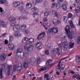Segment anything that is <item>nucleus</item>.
<instances>
[{"instance_id":"7ed1b4c3","label":"nucleus","mask_w":80,"mask_h":80,"mask_svg":"<svg viewBox=\"0 0 80 80\" xmlns=\"http://www.w3.org/2000/svg\"><path fill=\"white\" fill-rule=\"evenodd\" d=\"M22 67V64L20 62H19L17 65L15 64L14 66V67L13 68V71H15L17 70V69L18 71L19 72L22 70V69H18L19 68H21Z\"/></svg>"},{"instance_id":"ea45409f","label":"nucleus","mask_w":80,"mask_h":80,"mask_svg":"<svg viewBox=\"0 0 80 80\" xmlns=\"http://www.w3.org/2000/svg\"><path fill=\"white\" fill-rule=\"evenodd\" d=\"M64 21L65 23L67 22V20H68V18L66 16H64L63 17Z\"/></svg>"},{"instance_id":"a19ab883","label":"nucleus","mask_w":80,"mask_h":80,"mask_svg":"<svg viewBox=\"0 0 80 80\" xmlns=\"http://www.w3.org/2000/svg\"><path fill=\"white\" fill-rule=\"evenodd\" d=\"M51 62H52V60L49 59L48 60L47 62H46V65H49V63H51Z\"/></svg>"},{"instance_id":"cd10ccee","label":"nucleus","mask_w":80,"mask_h":80,"mask_svg":"<svg viewBox=\"0 0 80 80\" xmlns=\"http://www.w3.org/2000/svg\"><path fill=\"white\" fill-rule=\"evenodd\" d=\"M69 24L72 28H75V25H74L72 21H70L69 22Z\"/></svg>"},{"instance_id":"69168bd1","label":"nucleus","mask_w":80,"mask_h":80,"mask_svg":"<svg viewBox=\"0 0 80 80\" xmlns=\"http://www.w3.org/2000/svg\"><path fill=\"white\" fill-rule=\"evenodd\" d=\"M63 2V0H59V3H62Z\"/></svg>"},{"instance_id":"412c9836","label":"nucleus","mask_w":80,"mask_h":80,"mask_svg":"<svg viewBox=\"0 0 80 80\" xmlns=\"http://www.w3.org/2000/svg\"><path fill=\"white\" fill-rule=\"evenodd\" d=\"M26 7L28 8H30L32 7V4L30 3H28L26 4Z\"/></svg>"},{"instance_id":"e2e57ef3","label":"nucleus","mask_w":80,"mask_h":80,"mask_svg":"<svg viewBox=\"0 0 80 80\" xmlns=\"http://www.w3.org/2000/svg\"><path fill=\"white\" fill-rule=\"evenodd\" d=\"M42 0H36V2L38 3H40V2H42Z\"/></svg>"},{"instance_id":"a211bd4d","label":"nucleus","mask_w":80,"mask_h":80,"mask_svg":"<svg viewBox=\"0 0 80 80\" xmlns=\"http://www.w3.org/2000/svg\"><path fill=\"white\" fill-rule=\"evenodd\" d=\"M72 78H73V79L76 78L77 80H80V76L76 74L72 77Z\"/></svg>"},{"instance_id":"7c9ffc66","label":"nucleus","mask_w":80,"mask_h":80,"mask_svg":"<svg viewBox=\"0 0 80 80\" xmlns=\"http://www.w3.org/2000/svg\"><path fill=\"white\" fill-rule=\"evenodd\" d=\"M10 44H10L11 48L10 49V50H13L14 49V48H15V45H14V44H13L11 43Z\"/></svg>"},{"instance_id":"37998d69","label":"nucleus","mask_w":80,"mask_h":80,"mask_svg":"<svg viewBox=\"0 0 80 80\" xmlns=\"http://www.w3.org/2000/svg\"><path fill=\"white\" fill-rule=\"evenodd\" d=\"M32 4L34 5H36V4H37V1H36V0H32Z\"/></svg>"},{"instance_id":"c756f323","label":"nucleus","mask_w":80,"mask_h":80,"mask_svg":"<svg viewBox=\"0 0 80 80\" xmlns=\"http://www.w3.org/2000/svg\"><path fill=\"white\" fill-rule=\"evenodd\" d=\"M27 28V26L25 25H23L21 26V30H24Z\"/></svg>"},{"instance_id":"473e14b6","label":"nucleus","mask_w":80,"mask_h":80,"mask_svg":"<svg viewBox=\"0 0 80 80\" xmlns=\"http://www.w3.org/2000/svg\"><path fill=\"white\" fill-rule=\"evenodd\" d=\"M61 6V5H60V4L59 3H57L56 4V8L57 9H58V8H60Z\"/></svg>"},{"instance_id":"49530a36","label":"nucleus","mask_w":80,"mask_h":80,"mask_svg":"<svg viewBox=\"0 0 80 80\" xmlns=\"http://www.w3.org/2000/svg\"><path fill=\"white\" fill-rule=\"evenodd\" d=\"M54 65V64L52 63L51 65H49V66L48 67V69H50V68L51 67H52V66H53V65Z\"/></svg>"},{"instance_id":"c9c22d12","label":"nucleus","mask_w":80,"mask_h":80,"mask_svg":"<svg viewBox=\"0 0 80 80\" xmlns=\"http://www.w3.org/2000/svg\"><path fill=\"white\" fill-rule=\"evenodd\" d=\"M47 70V67H43L40 69V71H44V70Z\"/></svg>"},{"instance_id":"72a5a7b5","label":"nucleus","mask_w":80,"mask_h":80,"mask_svg":"<svg viewBox=\"0 0 80 80\" xmlns=\"http://www.w3.org/2000/svg\"><path fill=\"white\" fill-rule=\"evenodd\" d=\"M40 62H41V60L40 59V58H38L37 59V65H39Z\"/></svg>"},{"instance_id":"6ab92c4d","label":"nucleus","mask_w":80,"mask_h":80,"mask_svg":"<svg viewBox=\"0 0 80 80\" xmlns=\"http://www.w3.org/2000/svg\"><path fill=\"white\" fill-rule=\"evenodd\" d=\"M8 72L7 75L8 76H9L10 73V66L8 65L7 67Z\"/></svg>"},{"instance_id":"680f3d73","label":"nucleus","mask_w":80,"mask_h":80,"mask_svg":"<svg viewBox=\"0 0 80 80\" xmlns=\"http://www.w3.org/2000/svg\"><path fill=\"white\" fill-rule=\"evenodd\" d=\"M0 12L2 13V12H3V10L2 9V8L1 7H0Z\"/></svg>"},{"instance_id":"393cba45","label":"nucleus","mask_w":80,"mask_h":80,"mask_svg":"<svg viewBox=\"0 0 80 80\" xmlns=\"http://www.w3.org/2000/svg\"><path fill=\"white\" fill-rule=\"evenodd\" d=\"M28 38H27L25 37L22 38V42L23 43H27L28 42Z\"/></svg>"},{"instance_id":"bb28decb","label":"nucleus","mask_w":80,"mask_h":80,"mask_svg":"<svg viewBox=\"0 0 80 80\" xmlns=\"http://www.w3.org/2000/svg\"><path fill=\"white\" fill-rule=\"evenodd\" d=\"M18 9L20 12H22L24 10V7L23 6H20L18 7Z\"/></svg>"},{"instance_id":"bf43d9fd","label":"nucleus","mask_w":80,"mask_h":80,"mask_svg":"<svg viewBox=\"0 0 80 80\" xmlns=\"http://www.w3.org/2000/svg\"><path fill=\"white\" fill-rule=\"evenodd\" d=\"M23 20V17H20L18 19V20Z\"/></svg>"},{"instance_id":"9b49d317","label":"nucleus","mask_w":80,"mask_h":80,"mask_svg":"<svg viewBox=\"0 0 80 80\" xmlns=\"http://www.w3.org/2000/svg\"><path fill=\"white\" fill-rule=\"evenodd\" d=\"M20 5V2H14L12 3L13 7H17Z\"/></svg>"},{"instance_id":"f8f14e48","label":"nucleus","mask_w":80,"mask_h":80,"mask_svg":"<svg viewBox=\"0 0 80 80\" xmlns=\"http://www.w3.org/2000/svg\"><path fill=\"white\" fill-rule=\"evenodd\" d=\"M68 57H69V56L65 57L61 59L60 60V61L58 63V67H60V63H61V61H62V60H65V59H67V58H68Z\"/></svg>"},{"instance_id":"5701e85b","label":"nucleus","mask_w":80,"mask_h":80,"mask_svg":"<svg viewBox=\"0 0 80 80\" xmlns=\"http://www.w3.org/2000/svg\"><path fill=\"white\" fill-rule=\"evenodd\" d=\"M76 61L78 63L80 62V56H77L76 57Z\"/></svg>"},{"instance_id":"603ef678","label":"nucleus","mask_w":80,"mask_h":80,"mask_svg":"<svg viewBox=\"0 0 80 80\" xmlns=\"http://www.w3.org/2000/svg\"><path fill=\"white\" fill-rule=\"evenodd\" d=\"M23 20H27L28 18L26 16H24L23 17H22Z\"/></svg>"},{"instance_id":"79ce46f5","label":"nucleus","mask_w":80,"mask_h":80,"mask_svg":"<svg viewBox=\"0 0 80 80\" xmlns=\"http://www.w3.org/2000/svg\"><path fill=\"white\" fill-rule=\"evenodd\" d=\"M73 17V14H72V13H69L68 14V17L69 18H72Z\"/></svg>"},{"instance_id":"4d7b16f0","label":"nucleus","mask_w":80,"mask_h":80,"mask_svg":"<svg viewBox=\"0 0 80 80\" xmlns=\"http://www.w3.org/2000/svg\"><path fill=\"white\" fill-rule=\"evenodd\" d=\"M28 74L29 75H30V77H32V75L31 74V72L30 71H29L28 72Z\"/></svg>"},{"instance_id":"052dcab7","label":"nucleus","mask_w":80,"mask_h":80,"mask_svg":"<svg viewBox=\"0 0 80 80\" xmlns=\"http://www.w3.org/2000/svg\"><path fill=\"white\" fill-rule=\"evenodd\" d=\"M44 77L46 78H48L49 77V75L48 74H45Z\"/></svg>"},{"instance_id":"f257e3e1","label":"nucleus","mask_w":80,"mask_h":80,"mask_svg":"<svg viewBox=\"0 0 80 80\" xmlns=\"http://www.w3.org/2000/svg\"><path fill=\"white\" fill-rule=\"evenodd\" d=\"M20 29V26L19 24L16 25L15 26H14L13 28V30L15 32L14 33V35L15 37H18V36H20L21 34L20 32H18Z\"/></svg>"},{"instance_id":"ddd939ff","label":"nucleus","mask_w":80,"mask_h":80,"mask_svg":"<svg viewBox=\"0 0 80 80\" xmlns=\"http://www.w3.org/2000/svg\"><path fill=\"white\" fill-rule=\"evenodd\" d=\"M60 52V48H57L54 49L52 51L53 54H56V53H59Z\"/></svg>"},{"instance_id":"aec40b11","label":"nucleus","mask_w":80,"mask_h":80,"mask_svg":"<svg viewBox=\"0 0 80 80\" xmlns=\"http://www.w3.org/2000/svg\"><path fill=\"white\" fill-rule=\"evenodd\" d=\"M0 23V25L3 27H6V24L5 23V22L1 20Z\"/></svg>"},{"instance_id":"e433bc0d","label":"nucleus","mask_w":80,"mask_h":80,"mask_svg":"<svg viewBox=\"0 0 80 80\" xmlns=\"http://www.w3.org/2000/svg\"><path fill=\"white\" fill-rule=\"evenodd\" d=\"M50 12H46L44 13V15L45 17H47V16L50 15Z\"/></svg>"},{"instance_id":"58836bf2","label":"nucleus","mask_w":80,"mask_h":80,"mask_svg":"<svg viewBox=\"0 0 80 80\" xmlns=\"http://www.w3.org/2000/svg\"><path fill=\"white\" fill-rule=\"evenodd\" d=\"M45 55H49L50 54V53H49V52L48 51V50H46L45 51Z\"/></svg>"},{"instance_id":"0eeeda50","label":"nucleus","mask_w":80,"mask_h":80,"mask_svg":"<svg viewBox=\"0 0 80 80\" xmlns=\"http://www.w3.org/2000/svg\"><path fill=\"white\" fill-rule=\"evenodd\" d=\"M45 35H46V33L45 32H42L38 35L37 38L38 40H41L42 38L45 37Z\"/></svg>"},{"instance_id":"864d4df0","label":"nucleus","mask_w":80,"mask_h":80,"mask_svg":"<svg viewBox=\"0 0 80 80\" xmlns=\"http://www.w3.org/2000/svg\"><path fill=\"white\" fill-rule=\"evenodd\" d=\"M13 40V37L12 36H10V42H12Z\"/></svg>"},{"instance_id":"2f4dec72","label":"nucleus","mask_w":80,"mask_h":80,"mask_svg":"<svg viewBox=\"0 0 80 80\" xmlns=\"http://www.w3.org/2000/svg\"><path fill=\"white\" fill-rule=\"evenodd\" d=\"M28 62H24L23 64L24 68H27V67H28Z\"/></svg>"},{"instance_id":"4468645a","label":"nucleus","mask_w":80,"mask_h":80,"mask_svg":"<svg viewBox=\"0 0 80 80\" xmlns=\"http://www.w3.org/2000/svg\"><path fill=\"white\" fill-rule=\"evenodd\" d=\"M65 68V65H63V66H62L61 67V69L60 70V73H65V70H67V68Z\"/></svg>"},{"instance_id":"a878e982","label":"nucleus","mask_w":80,"mask_h":80,"mask_svg":"<svg viewBox=\"0 0 80 80\" xmlns=\"http://www.w3.org/2000/svg\"><path fill=\"white\" fill-rule=\"evenodd\" d=\"M22 51L23 50H22V49L21 48H19V49H18L17 52L16 53L18 57V53H22Z\"/></svg>"},{"instance_id":"1a4fd4ad","label":"nucleus","mask_w":80,"mask_h":80,"mask_svg":"<svg viewBox=\"0 0 80 80\" xmlns=\"http://www.w3.org/2000/svg\"><path fill=\"white\" fill-rule=\"evenodd\" d=\"M53 24L55 25H57L60 22V21L57 19L53 18L52 19Z\"/></svg>"},{"instance_id":"09e8293b","label":"nucleus","mask_w":80,"mask_h":80,"mask_svg":"<svg viewBox=\"0 0 80 80\" xmlns=\"http://www.w3.org/2000/svg\"><path fill=\"white\" fill-rule=\"evenodd\" d=\"M47 26L48 27H51V24L50 23H47Z\"/></svg>"},{"instance_id":"5fc2aeb1","label":"nucleus","mask_w":80,"mask_h":80,"mask_svg":"<svg viewBox=\"0 0 80 80\" xmlns=\"http://www.w3.org/2000/svg\"><path fill=\"white\" fill-rule=\"evenodd\" d=\"M75 12H76V13H79V12H80V10H79L78 9H76Z\"/></svg>"},{"instance_id":"4be33fe9","label":"nucleus","mask_w":80,"mask_h":80,"mask_svg":"<svg viewBox=\"0 0 80 80\" xmlns=\"http://www.w3.org/2000/svg\"><path fill=\"white\" fill-rule=\"evenodd\" d=\"M3 72V69L1 68L0 70V78L2 79L3 78V74H2V72Z\"/></svg>"},{"instance_id":"0e129e2a","label":"nucleus","mask_w":80,"mask_h":80,"mask_svg":"<svg viewBox=\"0 0 80 80\" xmlns=\"http://www.w3.org/2000/svg\"><path fill=\"white\" fill-rule=\"evenodd\" d=\"M58 46L59 47H62V44L61 43H60L58 44Z\"/></svg>"},{"instance_id":"6e6d98bb","label":"nucleus","mask_w":80,"mask_h":80,"mask_svg":"<svg viewBox=\"0 0 80 80\" xmlns=\"http://www.w3.org/2000/svg\"><path fill=\"white\" fill-rule=\"evenodd\" d=\"M11 25L12 27H13V26L15 27V26H16V24L13 23L11 24Z\"/></svg>"},{"instance_id":"f3484780","label":"nucleus","mask_w":80,"mask_h":80,"mask_svg":"<svg viewBox=\"0 0 80 80\" xmlns=\"http://www.w3.org/2000/svg\"><path fill=\"white\" fill-rule=\"evenodd\" d=\"M74 45H75V43L72 42H70L69 43V49H72L74 47Z\"/></svg>"},{"instance_id":"423d86ee","label":"nucleus","mask_w":80,"mask_h":80,"mask_svg":"<svg viewBox=\"0 0 80 80\" xmlns=\"http://www.w3.org/2000/svg\"><path fill=\"white\" fill-rule=\"evenodd\" d=\"M32 10L33 12H34L33 15H34L33 18H35V16L36 15H37V12H39V9L35 7H34L32 8Z\"/></svg>"},{"instance_id":"a18cd8bd","label":"nucleus","mask_w":80,"mask_h":80,"mask_svg":"<svg viewBox=\"0 0 80 80\" xmlns=\"http://www.w3.org/2000/svg\"><path fill=\"white\" fill-rule=\"evenodd\" d=\"M16 19L14 18H13L10 21L11 22H15Z\"/></svg>"},{"instance_id":"f704fd0d","label":"nucleus","mask_w":80,"mask_h":80,"mask_svg":"<svg viewBox=\"0 0 80 80\" xmlns=\"http://www.w3.org/2000/svg\"><path fill=\"white\" fill-rule=\"evenodd\" d=\"M6 0H0V3L1 4H5L6 3Z\"/></svg>"},{"instance_id":"774afa93","label":"nucleus","mask_w":80,"mask_h":80,"mask_svg":"<svg viewBox=\"0 0 80 80\" xmlns=\"http://www.w3.org/2000/svg\"><path fill=\"white\" fill-rule=\"evenodd\" d=\"M8 40H5V43L6 44H8Z\"/></svg>"},{"instance_id":"c85d7f7f","label":"nucleus","mask_w":80,"mask_h":80,"mask_svg":"<svg viewBox=\"0 0 80 80\" xmlns=\"http://www.w3.org/2000/svg\"><path fill=\"white\" fill-rule=\"evenodd\" d=\"M30 43H33L35 41V39L33 38H29L28 40Z\"/></svg>"},{"instance_id":"4c0bfd02","label":"nucleus","mask_w":80,"mask_h":80,"mask_svg":"<svg viewBox=\"0 0 80 80\" xmlns=\"http://www.w3.org/2000/svg\"><path fill=\"white\" fill-rule=\"evenodd\" d=\"M23 57H21V59H23V57H27V55H28V53H24V52H23Z\"/></svg>"},{"instance_id":"13d9d810","label":"nucleus","mask_w":80,"mask_h":80,"mask_svg":"<svg viewBox=\"0 0 80 80\" xmlns=\"http://www.w3.org/2000/svg\"><path fill=\"white\" fill-rule=\"evenodd\" d=\"M7 33L6 32L2 34V35H1V37H4V36H5L6 35H7Z\"/></svg>"},{"instance_id":"2eb2a0df","label":"nucleus","mask_w":80,"mask_h":80,"mask_svg":"<svg viewBox=\"0 0 80 80\" xmlns=\"http://www.w3.org/2000/svg\"><path fill=\"white\" fill-rule=\"evenodd\" d=\"M52 13L56 17H58L59 16V14L55 10H52Z\"/></svg>"},{"instance_id":"338daca9","label":"nucleus","mask_w":80,"mask_h":80,"mask_svg":"<svg viewBox=\"0 0 80 80\" xmlns=\"http://www.w3.org/2000/svg\"><path fill=\"white\" fill-rule=\"evenodd\" d=\"M13 77V78H12V80H16V77H15V76H14Z\"/></svg>"},{"instance_id":"c03bdc74","label":"nucleus","mask_w":80,"mask_h":80,"mask_svg":"<svg viewBox=\"0 0 80 80\" xmlns=\"http://www.w3.org/2000/svg\"><path fill=\"white\" fill-rule=\"evenodd\" d=\"M77 42L78 43V44H80V37H78Z\"/></svg>"},{"instance_id":"f03ea898","label":"nucleus","mask_w":80,"mask_h":80,"mask_svg":"<svg viewBox=\"0 0 80 80\" xmlns=\"http://www.w3.org/2000/svg\"><path fill=\"white\" fill-rule=\"evenodd\" d=\"M70 28L69 26H66L65 28V31L68 35V38H72V33L70 32Z\"/></svg>"},{"instance_id":"dca6fc26","label":"nucleus","mask_w":80,"mask_h":80,"mask_svg":"<svg viewBox=\"0 0 80 80\" xmlns=\"http://www.w3.org/2000/svg\"><path fill=\"white\" fill-rule=\"evenodd\" d=\"M36 46H38V47H37V48L38 50H40L42 48V44L40 42H37V43L36 44Z\"/></svg>"},{"instance_id":"39448f33","label":"nucleus","mask_w":80,"mask_h":80,"mask_svg":"<svg viewBox=\"0 0 80 80\" xmlns=\"http://www.w3.org/2000/svg\"><path fill=\"white\" fill-rule=\"evenodd\" d=\"M58 28L57 27H54L52 28H49L48 31V33H58Z\"/></svg>"},{"instance_id":"b1692460","label":"nucleus","mask_w":80,"mask_h":80,"mask_svg":"<svg viewBox=\"0 0 80 80\" xmlns=\"http://www.w3.org/2000/svg\"><path fill=\"white\" fill-rule=\"evenodd\" d=\"M61 7L64 10H67V6L64 4H62V5Z\"/></svg>"},{"instance_id":"8fccbe9b","label":"nucleus","mask_w":80,"mask_h":80,"mask_svg":"<svg viewBox=\"0 0 80 80\" xmlns=\"http://www.w3.org/2000/svg\"><path fill=\"white\" fill-rule=\"evenodd\" d=\"M55 7V3H52V6L51 8H54V7Z\"/></svg>"},{"instance_id":"6e6552de","label":"nucleus","mask_w":80,"mask_h":80,"mask_svg":"<svg viewBox=\"0 0 80 80\" xmlns=\"http://www.w3.org/2000/svg\"><path fill=\"white\" fill-rule=\"evenodd\" d=\"M64 44L63 45L62 48L64 51H67V48H68V44L66 42H64Z\"/></svg>"},{"instance_id":"de8ad7c7","label":"nucleus","mask_w":80,"mask_h":80,"mask_svg":"<svg viewBox=\"0 0 80 80\" xmlns=\"http://www.w3.org/2000/svg\"><path fill=\"white\" fill-rule=\"evenodd\" d=\"M28 30L26 29L24 31V33L25 34H28Z\"/></svg>"},{"instance_id":"3c124183","label":"nucleus","mask_w":80,"mask_h":80,"mask_svg":"<svg viewBox=\"0 0 80 80\" xmlns=\"http://www.w3.org/2000/svg\"><path fill=\"white\" fill-rule=\"evenodd\" d=\"M43 21L44 22H46V21H47V18H44L43 19Z\"/></svg>"},{"instance_id":"20e7f679","label":"nucleus","mask_w":80,"mask_h":80,"mask_svg":"<svg viewBox=\"0 0 80 80\" xmlns=\"http://www.w3.org/2000/svg\"><path fill=\"white\" fill-rule=\"evenodd\" d=\"M28 45V47L26 48V46L24 47V49L27 52H32L33 51V49L34 48V46L32 45H30V44H27L26 46Z\"/></svg>"},{"instance_id":"9d476101","label":"nucleus","mask_w":80,"mask_h":80,"mask_svg":"<svg viewBox=\"0 0 80 80\" xmlns=\"http://www.w3.org/2000/svg\"><path fill=\"white\" fill-rule=\"evenodd\" d=\"M7 57V54L4 53L3 54H0V58L1 61H5Z\"/></svg>"}]
</instances>
